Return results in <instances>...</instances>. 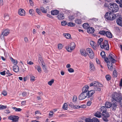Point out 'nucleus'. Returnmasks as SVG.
Masks as SVG:
<instances>
[{
  "mask_svg": "<svg viewBox=\"0 0 122 122\" xmlns=\"http://www.w3.org/2000/svg\"><path fill=\"white\" fill-rule=\"evenodd\" d=\"M97 45L98 46L100 45L101 48L105 50H109V47L107 41L105 40L103 41L102 38H100L98 41Z\"/></svg>",
  "mask_w": 122,
  "mask_h": 122,
  "instance_id": "f257e3e1",
  "label": "nucleus"
},
{
  "mask_svg": "<svg viewBox=\"0 0 122 122\" xmlns=\"http://www.w3.org/2000/svg\"><path fill=\"white\" fill-rule=\"evenodd\" d=\"M104 6L108 7V8L113 12H117L119 9V7L117 4L115 3H110L107 6L105 4Z\"/></svg>",
  "mask_w": 122,
  "mask_h": 122,
  "instance_id": "f03ea898",
  "label": "nucleus"
},
{
  "mask_svg": "<svg viewBox=\"0 0 122 122\" xmlns=\"http://www.w3.org/2000/svg\"><path fill=\"white\" fill-rule=\"evenodd\" d=\"M113 55L112 54H109L108 58L107 57L104 58L105 61L107 63H110L109 60L112 62V63H114L116 62V61L113 58L112 56Z\"/></svg>",
  "mask_w": 122,
  "mask_h": 122,
  "instance_id": "7ed1b4c3",
  "label": "nucleus"
},
{
  "mask_svg": "<svg viewBox=\"0 0 122 122\" xmlns=\"http://www.w3.org/2000/svg\"><path fill=\"white\" fill-rule=\"evenodd\" d=\"M19 118L18 116L14 115H10L9 116L8 119L11 120H12L13 122H16L18 121Z\"/></svg>",
  "mask_w": 122,
  "mask_h": 122,
  "instance_id": "20e7f679",
  "label": "nucleus"
},
{
  "mask_svg": "<svg viewBox=\"0 0 122 122\" xmlns=\"http://www.w3.org/2000/svg\"><path fill=\"white\" fill-rule=\"evenodd\" d=\"M95 86V87H97V86L102 87L103 86V85L97 81L93 82L90 84V86Z\"/></svg>",
  "mask_w": 122,
  "mask_h": 122,
  "instance_id": "39448f33",
  "label": "nucleus"
},
{
  "mask_svg": "<svg viewBox=\"0 0 122 122\" xmlns=\"http://www.w3.org/2000/svg\"><path fill=\"white\" fill-rule=\"evenodd\" d=\"M113 15H112V13L111 11L109 12L106 13L105 15V17L106 19L108 20H112L113 18H112V19H110V16H111L113 18L114 16Z\"/></svg>",
  "mask_w": 122,
  "mask_h": 122,
  "instance_id": "423d86ee",
  "label": "nucleus"
},
{
  "mask_svg": "<svg viewBox=\"0 0 122 122\" xmlns=\"http://www.w3.org/2000/svg\"><path fill=\"white\" fill-rule=\"evenodd\" d=\"M87 96L88 95L87 93L82 92L79 96V98L80 100H81L85 99Z\"/></svg>",
  "mask_w": 122,
  "mask_h": 122,
  "instance_id": "0eeeda50",
  "label": "nucleus"
},
{
  "mask_svg": "<svg viewBox=\"0 0 122 122\" xmlns=\"http://www.w3.org/2000/svg\"><path fill=\"white\" fill-rule=\"evenodd\" d=\"M9 31L8 29H6L4 30L2 33V34L1 35V39H3L4 36H7L9 33Z\"/></svg>",
  "mask_w": 122,
  "mask_h": 122,
  "instance_id": "6e6552de",
  "label": "nucleus"
},
{
  "mask_svg": "<svg viewBox=\"0 0 122 122\" xmlns=\"http://www.w3.org/2000/svg\"><path fill=\"white\" fill-rule=\"evenodd\" d=\"M69 106L72 108L74 109H78L83 107V105L81 106H74L72 103H71L69 105Z\"/></svg>",
  "mask_w": 122,
  "mask_h": 122,
  "instance_id": "1a4fd4ad",
  "label": "nucleus"
},
{
  "mask_svg": "<svg viewBox=\"0 0 122 122\" xmlns=\"http://www.w3.org/2000/svg\"><path fill=\"white\" fill-rule=\"evenodd\" d=\"M75 44L73 42H71L70 45V50H69V52H71L72 50L74 49L75 47Z\"/></svg>",
  "mask_w": 122,
  "mask_h": 122,
  "instance_id": "9d476101",
  "label": "nucleus"
},
{
  "mask_svg": "<svg viewBox=\"0 0 122 122\" xmlns=\"http://www.w3.org/2000/svg\"><path fill=\"white\" fill-rule=\"evenodd\" d=\"M25 12L23 9H20L18 11V14L19 15L21 16H24L25 15Z\"/></svg>",
  "mask_w": 122,
  "mask_h": 122,
  "instance_id": "9b49d317",
  "label": "nucleus"
},
{
  "mask_svg": "<svg viewBox=\"0 0 122 122\" xmlns=\"http://www.w3.org/2000/svg\"><path fill=\"white\" fill-rule=\"evenodd\" d=\"M58 19L59 20H61L64 19V15L63 13L59 14L57 16Z\"/></svg>",
  "mask_w": 122,
  "mask_h": 122,
  "instance_id": "f8f14e48",
  "label": "nucleus"
},
{
  "mask_svg": "<svg viewBox=\"0 0 122 122\" xmlns=\"http://www.w3.org/2000/svg\"><path fill=\"white\" fill-rule=\"evenodd\" d=\"M117 23L118 25L122 26V18L120 16L117 20Z\"/></svg>",
  "mask_w": 122,
  "mask_h": 122,
  "instance_id": "ddd939ff",
  "label": "nucleus"
},
{
  "mask_svg": "<svg viewBox=\"0 0 122 122\" xmlns=\"http://www.w3.org/2000/svg\"><path fill=\"white\" fill-rule=\"evenodd\" d=\"M94 29L92 27H89L87 29V31L89 33H94Z\"/></svg>",
  "mask_w": 122,
  "mask_h": 122,
  "instance_id": "4468645a",
  "label": "nucleus"
},
{
  "mask_svg": "<svg viewBox=\"0 0 122 122\" xmlns=\"http://www.w3.org/2000/svg\"><path fill=\"white\" fill-rule=\"evenodd\" d=\"M95 93V91L94 90H92L88 91V93H87L88 97H91Z\"/></svg>",
  "mask_w": 122,
  "mask_h": 122,
  "instance_id": "2eb2a0df",
  "label": "nucleus"
},
{
  "mask_svg": "<svg viewBox=\"0 0 122 122\" xmlns=\"http://www.w3.org/2000/svg\"><path fill=\"white\" fill-rule=\"evenodd\" d=\"M89 88V86H88L87 85L85 86L82 89V92L85 93H87Z\"/></svg>",
  "mask_w": 122,
  "mask_h": 122,
  "instance_id": "dca6fc26",
  "label": "nucleus"
},
{
  "mask_svg": "<svg viewBox=\"0 0 122 122\" xmlns=\"http://www.w3.org/2000/svg\"><path fill=\"white\" fill-rule=\"evenodd\" d=\"M80 52L81 55L84 56H86L87 55L86 51L84 49L81 50Z\"/></svg>",
  "mask_w": 122,
  "mask_h": 122,
  "instance_id": "f3484780",
  "label": "nucleus"
},
{
  "mask_svg": "<svg viewBox=\"0 0 122 122\" xmlns=\"http://www.w3.org/2000/svg\"><path fill=\"white\" fill-rule=\"evenodd\" d=\"M59 13V11L57 10H53L51 12V14L53 15H56L58 14Z\"/></svg>",
  "mask_w": 122,
  "mask_h": 122,
  "instance_id": "a211bd4d",
  "label": "nucleus"
},
{
  "mask_svg": "<svg viewBox=\"0 0 122 122\" xmlns=\"http://www.w3.org/2000/svg\"><path fill=\"white\" fill-rule=\"evenodd\" d=\"M90 43L91 46L94 49H96V44L93 41H91L90 42Z\"/></svg>",
  "mask_w": 122,
  "mask_h": 122,
  "instance_id": "6ab92c4d",
  "label": "nucleus"
},
{
  "mask_svg": "<svg viewBox=\"0 0 122 122\" xmlns=\"http://www.w3.org/2000/svg\"><path fill=\"white\" fill-rule=\"evenodd\" d=\"M105 35L107 37L109 38H112V34L109 31H106Z\"/></svg>",
  "mask_w": 122,
  "mask_h": 122,
  "instance_id": "aec40b11",
  "label": "nucleus"
},
{
  "mask_svg": "<svg viewBox=\"0 0 122 122\" xmlns=\"http://www.w3.org/2000/svg\"><path fill=\"white\" fill-rule=\"evenodd\" d=\"M14 71L15 72H18L19 71V67L17 65H15L13 67Z\"/></svg>",
  "mask_w": 122,
  "mask_h": 122,
  "instance_id": "412c9836",
  "label": "nucleus"
},
{
  "mask_svg": "<svg viewBox=\"0 0 122 122\" xmlns=\"http://www.w3.org/2000/svg\"><path fill=\"white\" fill-rule=\"evenodd\" d=\"M102 115L105 117H108L109 116V113L106 111V112H102Z\"/></svg>",
  "mask_w": 122,
  "mask_h": 122,
  "instance_id": "4be33fe9",
  "label": "nucleus"
},
{
  "mask_svg": "<svg viewBox=\"0 0 122 122\" xmlns=\"http://www.w3.org/2000/svg\"><path fill=\"white\" fill-rule=\"evenodd\" d=\"M112 97L113 99L115 101L118 102L119 100V97L116 95H113Z\"/></svg>",
  "mask_w": 122,
  "mask_h": 122,
  "instance_id": "5701e85b",
  "label": "nucleus"
},
{
  "mask_svg": "<svg viewBox=\"0 0 122 122\" xmlns=\"http://www.w3.org/2000/svg\"><path fill=\"white\" fill-rule=\"evenodd\" d=\"M107 111L106 107L104 106L102 107L100 109V112H106Z\"/></svg>",
  "mask_w": 122,
  "mask_h": 122,
  "instance_id": "b1692460",
  "label": "nucleus"
},
{
  "mask_svg": "<svg viewBox=\"0 0 122 122\" xmlns=\"http://www.w3.org/2000/svg\"><path fill=\"white\" fill-rule=\"evenodd\" d=\"M112 103H111L108 102H106L105 104V107L107 108H109L111 107Z\"/></svg>",
  "mask_w": 122,
  "mask_h": 122,
  "instance_id": "393cba45",
  "label": "nucleus"
},
{
  "mask_svg": "<svg viewBox=\"0 0 122 122\" xmlns=\"http://www.w3.org/2000/svg\"><path fill=\"white\" fill-rule=\"evenodd\" d=\"M95 116L98 117H101V113L99 111H97L95 114Z\"/></svg>",
  "mask_w": 122,
  "mask_h": 122,
  "instance_id": "a878e982",
  "label": "nucleus"
},
{
  "mask_svg": "<svg viewBox=\"0 0 122 122\" xmlns=\"http://www.w3.org/2000/svg\"><path fill=\"white\" fill-rule=\"evenodd\" d=\"M89 24L88 23H86L84 24L83 25V27L84 28L87 29L89 27Z\"/></svg>",
  "mask_w": 122,
  "mask_h": 122,
  "instance_id": "bb28decb",
  "label": "nucleus"
},
{
  "mask_svg": "<svg viewBox=\"0 0 122 122\" xmlns=\"http://www.w3.org/2000/svg\"><path fill=\"white\" fill-rule=\"evenodd\" d=\"M117 107V104L116 102L115 103H113L112 104L111 107H112L113 110H115Z\"/></svg>",
  "mask_w": 122,
  "mask_h": 122,
  "instance_id": "cd10ccee",
  "label": "nucleus"
},
{
  "mask_svg": "<svg viewBox=\"0 0 122 122\" xmlns=\"http://www.w3.org/2000/svg\"><path fill=\"white\" fill-rule=\"evenodd\" d=\"M42 66V67L43 69L45 72H47V69L46 68V66L45 65V64L44 63H42L41 64Z\"/></svg>",
  "mask_w": 122,
  "mask_h": 122,
  "instance_id": "c85d7f7f",
  "label": "nucleus"
},
{
  "mask_svg": "<svg viewBox=\"0 0 122 122\" xmlns=\"http://www.w3.org/2000/svg\"><path fill=\"white\" fill-rule=\"evenodd\" d=\"M10 59L12 62L15 65H16L17 63V61L16 60L15 61L12 57L10 58Z\"/></svg>",
  "mask_w": 122,
  "mask_h": 122,
  "instance_id": "c756f323",
  "label": "nucleus"
},
{
  "mask_svg": "<svg viewBox=\"0 0 122 122\" xmlns=\"http://www.w3.org/2000/svg\"><path fill=\"white\" fill-rule=\"evenodd\" d=\"M90 69L91 70H93L95 69V67L93 64L92 63H90Z\"/></svg>",
  "mask_w": 122,
  "mask_h": 122,
  "instance_id": "7c9ffc66",
  "label": "nucleus"
},
{
  "mask_svg": "<svg viewBox=\"0 0 122 122\" xmlns=\"http://www.w3.org/2000/svg\"><path fill=\"white\" fill-rule=\"evenodd\" d=\"M86 51L87 52V54H88V55L89 54H90L91 53H92V52H93L92 50L89 48H87L86 50Z\"/></svg>",
  "mask_w": 122,
  "mask_h": 122,
  "instance_id": "2f4dec72",
  "label": "nucleus"
},
{
  "mask_svg": "<svg viewBox=\"0 0 122 122\" xmlns=\"http://www.w3.org/2000/svg\"><path fill=\"white\" fill-rule=\"evenodd\" d=\"M75 22L77 24H80L81 23V20L80 19H77L75 20Z\"/></svg>",
  "mask_w": 122,
  "mask_h": 122,
  "instance_id": "473e14b6",
  "label": "nucleus"
},
{
  "mask_svg": "<svg viewBox=\"0 0 122 122\" xmlns=\"http://www.w3.org/2000/svg\"><path fill=\"white\" fill-rule=\"evenodd\" d=\"M12 108L16 112H20L22 110L20 108H17L15 107H13Z\"/></svg>",
  "mask_w": 122,
  "mask_h": 122,
  "instance_id": "72a5a7b5",
  "label": "nucleus"
},
{
  "mask_svg": "<svg viewBox=\"0 0 122 122\" xmlns=\"http://www.w3.org/2000/svg\"><path fill=\"white\" fill-rule=\"evenodd\" d=\"M106 31L102 30L100 31L99 32V33L101 35L104 36L106 35Z\"/></svg>",
  "mask_w": 122,
  "mask_h": 122,
  "instance_id": "f704fd0d",
  "label": "nucleus"
},
{
  "mask_svg": "<svg viewBox=\"0 0 122 122\" xmlns=\"http://www.w3.org/2000/svg\"><path fill=\"white\" fill-rule=\"evenodd\" d=\"M30 80L32 81H33L35 80V77L32 75H30Z\"/></svg>",
  "mask_w": 122,
  "mask_h": 122,
  "instance_id": "c9c22d12",
  "label": "nucleus"
},
{
  "mask_svg": "<svg viewBox=\"0 0 122 122\" xmlns=\"http://www.w3.org/2000/svg\"><path fill=\"white\" fill-rule=\"evenodd\" d=\"M30 14L31 15H33L34 14V11L32 9H30L29 11Z\"/></svg>",
  "mask_w": 122,
  "mask_h": 122,
  "instance_id": "e433bc0d",
  "label": "nucleus"
},
{
  "mask_svg": "<svg viewBox=\"0 0 122 122\" xmlns=\"http://www.w3.org/2000/svg\"><path fill=\"white\" fill-rule=\"evenodd\" d=\"M107 66L108 69L110 70H112L113 69V66L112 64L111 63L110 65L107 64Z\"/></svg>",
  "mask_w": 122,
  "mask_h": 122,
  "instance_id": "4c0bfd02",
  "label": "nucleus"
},
{
  "mask_svg": "<svg viewBox=\"0 0 122 122\" xmlns=\"http://www.w3.org/2000/svg\"><path fill=\"white\" fill-rule=\"evenodd\" d=\"M67 106V103H65L63 106L62 108L64 109L67 110L68 108Z\"/></svg>",
  "mask_w": 122,
  "mask_h": 122,
  "instance_id": "58836bf2",
  "label": "nucleus"
},
{
  "mask_svg": "<svg viewBox=\"0 0 122 122\" xmlns=\"http://www.w3.org/2000/svg\"><path fill=\"white\" fill-rule=\"evenodd\" d=\"M40 9L41 11L43 13H46L47 12L46 10H45L44 8L42 6L40 7Z\"/></svg>",
  "mask_w": 122,
  "mask_h": 122,
  "instance_id": "ea45409f",
  "label": "nucleus"
},
{
  "mask_svg": "<svg viewBox=\"0 0 122 122\" xmlns=\"http://www.w3.org/2000/svg\"><path fill=\"white\" fill-rule=\"evenodd\" d=\"M121 106L122 108V97H121L119 98V100L118 101Z\"/></svg>",
  "mask_w": 122,
  "mask_h": 122,
  "instance_id": "a19ab883",
  "label": "nucleus"
},
{
  "mask_svg": "<svg viewBox=\"0 0 122 122\" xmlns=\"http://www.w3.org/2000/svg\"><path fill=\"white\" fill-rule=\"evenodd\" d=\"M113 76L115 77H116L117 76V71L115 70H114L113 72Z\"/></svg>",
  "mask_w": 122,
  "mask_h": 122,
  "instance_id": "79ce46f5",
  "label": "nucleus"
},
{
  "mask_svg": "<svg viewBox=\"0 0 122 122\" xmlns=\"http://www.w3.org/2000/svg\"><path fill=\"white\" fill-rule=\"evenodd\" d=\"M100 55L102 58H106L105 56H106L105 52L104 51L100 53Z\"/></svg>",
  "mask_w": 122,
  "mask_h": 122,
  "instance_id": "37998d69",
  "label": "nucleus"
},
{
  "mask_svg": "<svg viewBox=\"0 0 122 122\" xmlns=\"http://www.w3.org/2000/svg\"><path fill=\"white\" fill-rule=\"evenodd\" d=\"M88 55L89 57L91 59H93L94 57V54L93 52L91 53Z\"/></svg>",
  "mask_w": 122,
  "mask_h": 122,
  "instance_id": "c03bdc74",
  "label": "nucleus"
},
{
  "mask_svg": "<svg viewBox=\"0 0 122 122\" xmlns=\"http://www.w3.org/2000/svg\"><path fill=\"white\" fill-rule=\"evenodd\" d=\"M105 77L107 80V81H109L111 79V76L109 75H106Z\"/></svg>",
  "mask_w": 122,
  "mask_h": 122,
  "instance_id": "a18cd8bd",
  "label": "nucleus"
},
{
  "mask_svg": "<svg viewBox=\"0 0 122 122\" xmlns=\"http://www.w3.org/2000/svg\"><path fill=\"white\" fill-rule=\"evenodd\" d=\"M92 121L94 122H99L98 119L96 117H93L92 119Z\"/></svg>",
  "mask_w": 122,
  "mask_h": 122,
  "instance_id": "49530a36",
  "label": "nucleus"
},
{
  "mask_svg": "<svg viewBox=\"0 0 122 122\" xmlns=\"http://www.w3.org/2000/svg\"><path fill=\"white\" fill-rule=\"evenodd\" d=\"M58 49H61L63 47V45L62 44L60 43L58 45Z\"/></svg>",
  "mask_w": 122,
  "mask_h": 122,
  "instance_id": "de8ad7c7",
  "label": "nucleus"
},
{
  "mask_svg": "<svg viewBox=\"0 0 122 122\" xmlns=\"http://www.w3.org/2000/svg\"><path fill=\"white\" fill-rule=\"evenodd\" d=\"M10 19L9 16L8 15H5V20H7Z\"/></svg>",
  "mask_w": 122,
  "mask_h": 122,
  "instance_id": "09e8293b",
  "label": "nucleus"
},
{
  "mask_svg": "<svg viewBox=\"0 0 122 122\" xmlns=\"http://www.w3.org/2000/svg\"><path fill=\"white\" fill-rule=\"evenodd\" d=\"M6 108V106H4L1 105H0V110L4 109Z\"/></svg>",
  "mask_w": 122,
  "mask_h": 122,
  "instance_id": "8fccbe9b",
  "label": "nucleus"
},
{
  "mask_svg": "<svg viewBox=\"0 0 122 122\" xmlns=\"http://www.w3.org/2000/svg\"><path fill=\"white\" fill-rule=\"evenodd\" d=\"M94 88V90L96 91H100L101 90V88H100L97 87H95Z\"/></svg>",
  "mask_w": 122,
  "mask_h": 122,
  "instance_id": "3c124183",
  "label": "nucleus"
},
{
  "mask_svg": "<svg viewBox=\"0 0 122 122\" xmlns=\"http://www.w3.org/2000/svg\"><path fill=\"white\" fill-rule=\"evenodd\" d=\"M77 100V97L76 96H74L73 97V100L74 102H76Z\"/></svg>",
  "mask_w": 122,
  "mask_h": 122,
  "instance_id": "603ef678",
  "label": "nucleus"
},
{
  "mask_svg": "<svg viewBox=\"0 0 122 122\" xmlns=\"http://www.w3.org/2000/svg\"><path fill=\"white\" fill-rule=\"evenodd\" d=\"M85 122H93L92 119L89 118H86L85 120Z\"/></svg>",
  "mask_w": 122,
  "mask_h": 122,
  "instance_id": "864d4df0",
  "label": "nucleus"
},
{
  "mask_svg": "<svg viewBox=\"0 0 122 122\" xmlns=\"http://www.w3.org/2000/svg\"><path fill=\"white\" fill-rule=\"evenodd\" d=\"M54 80L52 79L51 81L48 82V84L50 85L51 86L52 84H53L54 82Z\"/></svg>",
  "mask_w": 122,
  "mask_h": 122,
  "instance_id": "5fc2aeb1",
  "label": "nucleus"
},
{
  "mask_svg": "<svg viewBox=\"0 0 122 122\" xmlns=\"http://www.w3.org/2000/svg\"><path fill=\"white\" fill-rule=\"evenodd\" d=\"M36 12L39 15H40L41 14V12L39 9L37 8L36 9Z\"/></svg>",
  "mask_w": 122,
  "mask_h": 122,
  "instance_id": "6e6d98bb",
  "label": "nucleus"
},
{
  "mask_svg": "<svg viewBox=\"0 0 122 122\" xmlns=\"http://www.w3.org/2000/svg\"><path fill=\"white\" fill-rule=\"evenodd\" d=\"M6 73L8 75V76H11L12 75V74H11L9 72V70H8L6 72Z\"/></svg>",
  "mask_w": 122,
  "mask_h": 122,
  "instance_id": "4d7b16f0",
  "label": "nucleus"
},
{
  "mask_svg": "<svg viewBox=\"0 0 122 122\" xmlns=\"http://www.w3.org/2000/svg\"><path fill=\"white\" fill-rule=\"evenodd\" d=\"M67 24L66 22L65 21H63L61 22V24L62 25L64 26Z\"/></svg>",
  "mask_w": 122,
  "mask_h": 122,
  "instance_id": "13d9d810",
  "label": "nucleus"
},
{
  "mask_svg": "<svg viewBox=\"0 0 122 122\" xmlns=\"http://www.w3.org/2000/svg\"><path fill=\"white\" fill-rule=\"evenodd\" d=\"M39 62H41V64H42V63H44L43 62V60L41 57H39Z\"/></svg>",
  "mask_w": 122,
  "mask_h": 122,
  "instance_id": "bf43d9fd",
  "label": "nucleus"
},
{
  "mask_svg": "<svg viewBox=\"0 0 122 122\" xmlns=\"http://www.w3.org/2000/svg\"><path fill=\"white\" fill-rule=\"evenodd\" d=\"M69 34L68 33H64L63 34V35L67 39H68V37L69 36Z\"/></svg>",
  "mask_w": 122,
  "mask_h": 122,
  "instance_id": "052dcab7",
  "label": "nucleus"
},
{
  "mask_svg": "<svg viewBox=\"0 0 122 122\" xmlns=\"http://www.w3.org/2000/svg\"><path fill=\"white\" fill-rule=\"evenodd\" d=\"M37 70L39 72H41V67L40 66H37Z\"/></svg>",
  "mask_w": 122,
  "mask_h": 122,
  "instance_id": "680f3d73",
  "label": "nucleus"
},
{
  "mask_svg": "<svg viewBox=\"0 0 122 122\" xmlns=\"http://www.w3.org/2000/svg\"><path fill=\"white\" fill-rule=\"evenodd\" d=\"M116 1L118 4H122V0H116Z\"/></svg>",
  "mask_w": 122,
  "mask_h": 122,
  "instance_id": "e2e57ef3",
  "label": "nucleus"
},
{
  "mask_svg": "<svg viewBox=\"0 0 122 122\" xmlns=\"http://www.w3.org/2000/svg\"><path fill=\"white\" fill-rule=\"evenodd\" d=\"M2 94L5 96H6L7 94L6 92L5 91H4L2 92Z\"/></svg>",
  "mask_w": 122,
  "mask_h": 122,
  "instance_id": "0e129e2a",
  "label": "nucleus"
},
{
  "mask_svg": "<svg viewBox=\"0 0 122 122\" xmlns=\"http://www.w3.org/2000/svg\"><path fill=\"white\" fill-rule=\"evenodd\" d=\"M75 24L72 22H69V26H73L75 25Z\"/></svg>",
  "mask_w": 122,
  "mask_h": 122,
  "instance_id": "69168bd1",
  "label": "nucleus"
},
{
  "mask_svg": "<svg viewBox=\"0 0 122 122\" xmlns=\"http://www.w3.org/2000/svg\"><path fill=\"white\" fill-rule=\"evenodd\" d=\"M74 18V16L73 15L70 16H69V20H72Z\"/></svg>",
  "mask_w": 122,
  "mask_h": 122,
  "instance_id": "338daca9",
  "label": "nucleus"
},
{
  "mask_svg": "<svg viewBox=\"0 0 122 122\" xmlns=\"http://www.w3.org/2000/svg\"><path fill=\"white\" fill-rule=\"evenodd\" d=\"M0 74L2 75H5V71H4L2 72H0Z\"/></svg>",
  "mask_w": 122,
  "mask_h": 122,
  "instance_id": "774afa93",
  "label": "nucleus"
}]
</instances>
